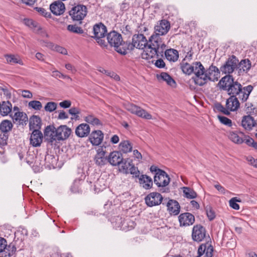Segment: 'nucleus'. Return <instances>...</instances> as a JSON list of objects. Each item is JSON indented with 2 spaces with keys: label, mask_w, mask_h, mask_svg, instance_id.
Listing matches in <instances>:
<instances>
[{
  "label": "nucleus",
  "mask_w": 257,
  "mask_h": 257,
  "mask_svg": "<svg viewBox=\"0 0 257 257\" xmlns=\"http://www.w3.org/2000/svg\"><path fill=\"white\" fill-rule=\"evenodd\" d=\"M22 95L25 98H31L33 97V94L31 91L27 90H24L22 92Z\"/></svg>",
  "instance_id": "nucleus-60"
},
{
  "label": "nucleus",
  "mask_w": 257,
  "mask_h": 257,
  "mask_svg": "<svg viewBox=\"0 0 257 257\" xmlns=\"http://www.w3.org/2000/svg\"><path fill=\"white\" fill-rule=\"evenodd\" d=\"M215 108L216 109L221 112H222L223 114L226 115H229L230 112H228V110L226 108V107H224L220 103H217L215 104Z\"/></svg>",
  "instance_id": "nucleus-52"
},
{
  "label": "nucleus",
  "mask_w": 257,
  "mask_h": 257,
  "mask_svg": "<svg viewBox=\"0 0 257 257\" xmlns=\"http://www.w3.org/2000/svg\"><path fill=\"white\" fill-rule=\"evenodd\" d=\"M104 135L100 130L93 131L90 134L89 140L93 146H98L102 142Z\"/></svg>",
  "instance_id": "nucleus-18"
},
{
  "label": "nucleus",
  "mask_w": 257,
  "mask_h": 257,
  "mask_svg": "<svg viewBox=\"0 0 257 257\" xmlns=\"http://www.w3.org/2000/svg\"><path fill=\"white\" fill-rule=\"evenodd\" d=\"M11 116L14 122H18L20 124L25 123L28 120L27 114L23 112L17 111Z\"/></svg>",
  "instance_id": "nucleus-28"
},
{
  "label": "nucleus",
  "mask_w": 257,
  "mask_h": 257,
  "mask_svg": "<svg viewBox=\"0 0 257 257\" xmlns=\"http://www.w3.org/2000/svg\"><path fill=\"white\" fill-rule=\"evenodd\" d=\"M16 250V247L13 243H11L9 245L7 244V247L5 251L6 252L5 256L7 257H11L15 253Z\"/></svg>",
  "instance_id": "nucleus-42"
},
{
  "label": "nucleus",
  "mask_w": 257,
  "mask_h": 257,
  "mask_svg": "<svg viewBox=\"0 0 257 257\" xmlns=\"http://www.w3.org/2000/svg\"><path fill=\"white\" fill-rule=\"evenodd\" d=\"M241 200L239 199H237V197L232 198L229 201V206L235 210L239 209V205L237 202H240Z\"/></svg>",
  "instance_id": "nucleus-48"
},
{
  "label": "nucleus",
  "mask_w": 257,
  "mask_h": 257,
  "mask_svg": "<svg viewBox=\"0 0 257 257\" xmlns=\"http://www.w3.org/2000/svg\"><path fill=\"white\" fill-rule=\"evenodd\" d=\"M119 141V138L118 136L116 135H114L112 136V137L110 139V142L113 144H115L118 143Z\"/></svg>",
  "instance_id": "nucleus-64"
},
{
  "label": "nucleus",
  "mask_w": 257,
  "mask_h": 257,
  "mask_svg": "<svg viewBox=\"0 0 257 257\" xmlns=\"http://www.w3.org/2000/svg\"><path fill=\"white\" fill-rule=\"evenodd\" d=\"M167 207L169 213L171 215H177L180 213V204L175 200H169L167 204Z\"/></svg>",
  "instance_id": "nucleus-23"
},
{
  "label": "nucleus",
  "mask_w": 257,
  "mask_h": 257,
  "mask_svg": "<svg viewBox=\"0 0 257 257\" xmlns=\"http://www.w3.org/2000/svg\"><path fill=\"white\" fill-rule=\"evenodd\" d=\"M90 128L89 125L85 123H82L78 125L75 129V134L79 138L87 137L90 133Z\"/></svg>",
  "instance_id": "nucleus-24"
},
{
  "label": "nucleus",
  "mask_w": 257,
  "mask_h": 257,
  "mask_svg": "<svg viewBox=\"0 0 257 257\" xmlns=\"http://www.w3.org/2000/svg\"><path fill=\"white\" fill-rule=\"evenodd\" d=\"M71 102L70 100H66L59 103L60 107L64 108H67L71 106Z\"/></svg>",
  "instance_id": "nucleus-58"
},
{
  "label": "nucleus",
  "mask_w": 257,
  "mask_h": 257,
  "mask_svg": "<svg viewBox=\"0 0 257 257\" xmlns=\"http://www.w3.org/2000/svg\"><path fill=\"white\" fill-rule=\"evenodd\" d=\"M57 108V103L54 102H47L45 106L44 109L45 111L48 112H53Z\"/></svg>",
  "instance_id": "nucleus-49"
},
{
  "label": "nucleus",
  "mask_w": 257,
  "mask_h": 257,
  "mask_svg": "<svg viewBox=\"0 0 257 257\" xmlns=\"http://www.w3.org/2000/svg\"><path fill=\"white\" fill-rule=\"evenodd\" d=\"M220 72L218 68L211 65L206 70L205 69L203 75L202 86L206 84L209 81H215L218 80Z\"/></svg>",
  "instance_id": "nucleus-9"
},
{
  "label": "nucleus",
  "mask_w": 257,
  "mask_h": 257,
  "mask_svg": "<svg viewBox=\"0 0 257 257\" xmlns=\"http://www.w3.org/2000/svg\"><path fill=\"white\" fill-rule=\"evenodd\" d=\"M161 194L157 192H152L145 198L146 204L149 207H152L160 204L163 200Z\"/></svg>",
  "instance_id": "nucleus-14"
},
{
  "label": "nucleus",
  "mask_w": 257,
  "mask_h": 257,
  "mask_svg": "<svg viewBox=\"0 0 257 257\" xmlns=\"http://www.w3.org/2000/svg\"><path fill=\"white\" fill-rule=\"evenodd\" d=\"M68 115L64 110H61L59 112L58 118L60 119H65L68 118Z\"/></svg>",
  "instance_id": "nucleus-63"
},
{
  "label": "nucleus",
  "mask_w": 257,
  "mask_h": 257,
  "mask_svg": "<svg viewBox=\"0 0 257 257\" xmlns=\"http://www.w3.org/2000/svg\"><path fill=\"white\" fill-rule=\"evenodd\" d=\"M50 9L53 14L58 16L61 15L64 13L65 7L62 2L57 1L55 2L50 5Z\"/></svg>",
  "instance_id": "nucleus-26"
},
{
  "label": "nucleus",
  "mask_w": 257,
  "mask_h": 257,
  "mask_svg": "<svg viewBox=\"0 0 257 257\" xmlns=\"http://www.w3.org/2000/svg\"><path fill=\"white\" fill-rule=\"evenodd\" d=\"M54 49L56 51L63 54V55H67V50L60 46L56 45L54 47Z\"/></svg>",
  "instance_id": "nucleus-57"
},
{
  "label": "nucleus",
  "mask_w": 257,
  "mask_h": 257,
  "mask_svg": "<svg viewBox=\"0 0 257 257\" xmlns=\"http://www.w3.org/2000/svg\"><path fill=\"white\" fill-rule=\"evenodd\" d=\"M106 152L102 148H99L95 156L94 161L95 164L100 167L104 166L108 162V158L105 157Z\"/></svg>",
  "instance_id": "nucleus-21"
},
{
  "label": "nucleus",
  "mask_w": 257,
  "mask_h": 257,
  "mask_svg": "<svg viewBox=\"0 0 257 257\" xmlns=\"http://www.w3.org/2000/svg\"><path fill=\"white\" fill-rule=\"evenodd\" d=\"M206 214L209 220H213L215 217V213L213 210L210 207L206 208Z\"/></svg>",
  "instance_id": "nucleus-54"
},
{
  "label": "nucleus",
  "mask_w": 257,
  "mask_h": 257,
  "mask_svg": "<svg viewBox=\"0 0 257 257\" xmlns=\"http://www.w3.org/2000/svg\"><path fill=\"white\" fill-rule=\"evenodd\" d=\"M251 64L250 60L248 59H243L238 62L237 68L239 69L240 72H247L251 68Z\"/></svg>",
  "instance_id": "nucleus-35"
},
{
  "label": "nucleus",
  "mask_w": 257,
  "mask_h": 257,
  "mask_svg": "<svg viewBox=\"0 0 257 257\" xmlns=\"http://www.w3.org/2000/svg\"><path fill=\"white\" fill-rule=\"evenodd\" d=\"M108 43L115 48V50L118 53L125 55L127 42H123L121 34L115 31L110 32L107 36Z\"/></svg>",
  "instance_id": "nucleus-5"
},
{
  "label": "nucleus",
  "mask_w": 257,
  "mask_h": 257,
  "mask_svg": "<svg viewBox=\"0 0 257 257\" xmlns=\"http://www.w3.org/2000/svg\"><path fill=\"white\" fill-rule=\"evenodd\" d=\"M69 113L73 116L71 119H74L78 120L79 119V114L80 113V109L77 107H72L69 109Z\"/></svg>",
  "instance_id": "nucleus-47"
},
{
  "label": "nucleus",
  "mask_w": 257,
  "mask_h": 257,
  "mask_svg": "<svg viewBox=\"0 0 257 257\" xmlns=\"http://www.w3.org/2000/svg\"><path fill=\"white\" fill-rule=\"evenodd\" d=\"M120 152L126 154L132 152L133 149L132 144L128 140L122 141L118 146Z\"/></svg>",
  "instance_id": "nucleus-33"
},
{
  "label": "nucleus",
  "mask_w": 257,
  "mask_h": 257,
  "mask_svg": "<svg viewBox=\"0 0 257 257\" xmlns=\"http://www.w3.org/2000/svg\"><path fill=\"white\" fill-rule=\"evenodd\" d=\"M148 45V41L143 34H135L133 36L132 43H127L126 52L133 50L135 47L146 51Z\"/></svg>",
  "instance_id": "nucleus-7"
},
{
  "label": "nucleus",
  "mask_w": 257,
  "mask_h": 257,
  "mask_svg": "<svg viewBox=\"0 0 257 257\" xmlns=\"http://www.w3.org/2000/svg\"><path fill=\"white\" fill-rule=\"evenodd\" d=\"M29 125L30 130H39L41 126V119L37 115H33L30 119Z\"/></svg>",
  "instance_id": "nucleus-30"
},
{
  "label": "nucleus",
  "mask_w": 257,
  "mask_h": 257,
  "mask_svg": "<svg viewBox=\"0 0 257 257\" xmlns=\"http://www.w3.org/2000/svg\"><path fill=\"white\" fill-rule=\"evenodd\" d=\"M218 85L220 89L226 91L230 96H237L242 103L247 101L253 89L251 85L242 87L239 82L234 80L231 75L223 77L219 81Z\"/></svg>",
  "instance_id": "nucleus-1"
},
{
  "label": "nucleus",
  "mask_w": 257,
  "mask_h": 257,
  "mask_svg": "<svg viewBox=\"0 0 257 257\" xmlns=\"http://www.w3.org/2000/svg\"><path fill=\"white\" fill-rule=\"evenodd\" d=\"M243 140H244V143H245L247 146H248L249 147L252 146V145L254 141L252 138H251L249 136H246L245 135H244V136Z\"/></svg>",
  "instance_id": "nucleus-56"
},
{
  "label": "nucleus",
  "mask_w": 257,
  "mask_h": 257,
  "mask_svg": "<svg viewBox=\"0 0 257 257\" xmlns=\"http://www.w3.org/2000/svg\"><path fill=\"white\" fill-rule=\"evenodd\" d=\"M43 138V134L40 130H33L30 138V144L34 147L40 146Z\"/></svg>",
  "instance_id": "nucleus-19"
},
{
  "label": "nucleus",
  "mask_w": 257,
  "mask_h": 257,
  "mask_svg": "<svg viewBox=\"0 0 257 257\" xmlns=\"http://www.w3.org/2000/svg\"><path fill=\"white\" fill-rule=\"evenodd\" d=\"M28 106L36 110H40L42 108V105L40 101L32 100L29 102Z\"/></svg>",
  "instance_id": "nucleus-46"
},
{
  "label": "nucleus",
  "mask_w": 257,
  "mask_h": 257,
  "mask_svg": "<svg viewBox=\"0 0 257 257\" xmlns=\"http://www.w3.org/2000/svg\"><path fill=\"white\" fill-rule=\"evenodd\" d=\"M124 106L127 111L132 114H136L139 117L147 119H151L152 118V116L151 114L137 105L127 102L124 104Z\"/></svg>",
  "instance_id": "nucleus-8"
},
{
  "label": "nucleus",
  "mask_w": 257,
  "mask_h": 257,
  "mask_svg": "<svg viewBox=\"0 0 257 257\" xmlns=\"http://www.w3.org/2000/svg\"><path fill=\"white\" fill-rule=\"evenodd\" d=\"M35 9L41 16H44L45 18H49L51 17L50 13L47 12L46 10L43 8L36 7Z\"/></svg>",
  "instance_id": "nucleus-51"
},
{
  "label": "nucleus",
  "mask_w": 257,
  "mask_h": 257,
  "mask_svg": "<svg viewBox=\"0 0 257 257\" xmlns=\"http://www.w3.org/2000/svg\"><path fill=\"white\" fill-rule=\"evenodd\" d=\"M154 183L159 188H164L169 185L170 178L167 173L164 171H160V173L155 175Z\"/></svg>",
  "instance_id": "nucleus-12"
},
{
  "label": "nucleus",
  "mask_w": 257,
  "mask_h": 257,
  "mask_svg": "<svg viewBox=\"0 0 257 257\" xmlns=\"http://www.w3.org/2000/svg\"><path fill=\"white\" fill-rule=\"evenodd\" d=\"M42 159L43 158L41 156H37L35 158L34 162L32 166L35 172H39L42 170L43 165Z\"/></svg>",
  "instance_id": "nucleus-37"
},
{
  "label": "nucleus",
  "mask_w": 257,
  "mask_h": 257,
  "mask_svg": "<svg viewBox=\"0 0 257 257\" xmlns=\"http://www.w3.org/2000/svg\"><path fill=\"white\" fill-rule=\"evenodd\" d=\"M84 121L93 125H102L101 121L93 114H88L84 118Z\"/></svg>",
  "instance_id": "nucleus-38"
},
{
  "label": "nucleus",
  "mask_w": 257,
  "mask_h": 257,
  "mask_svg": "<svg viewBox=\"0 0 257 257\" xmlns=\"http://www.w3.org/2000/svg\"><path fill=\"white\" fill-rule=\"evenodd\" d=\"M132 164L130 162H127L126 161H124L123 160L122 161L121 164L118 165L119 166V171L123 173L124 174H128L129 171L128 169L131 167Z\"/></svg>",
  "instance_id": "nucleus-43"
},
{
  "label": "nucleus",
  "mask_w": 257,
  "mask_h": 257,
  "mask_svg": "<svg viewBox=\"0 0 257 257\" xmlns=\"http://www.w3.org/2000/svg\"><path fill=\"white\" fill-rule=\"evenodd\" d=\"M200 245H203L204 248H205L204 251V254H205L204 257H212L214 249L211 244L207 242L206 243H202Z\"/></svg>",
  "instance_id": "nucleus-41"
},
{
  "label": "nucleus",
  "mask_w": 257,
  "mask_h": 257,
  "mask_svg": "<svg viewBox=\"0 0 257 257\" xmlns=\"http://www.w3.org/2000/svg\"><path fill=\"white\" fill-rule=\"evenodd\" d=\"M139 183L145 189H150L153 186L152 178L147 175H142L139 177Z\"/></svg>",
  "instance_id": "nucleus-27"
},
{
  "label": "nucleus",
  "mask_w": 257,
  "mask_h": 257,
  "mask_svg": "<svg viewBox=\"0 0 257 257\" xmlns=\"http://www.w3.org/2000/svg\"><path fill=\"white\" fill-rule=\"evenodd\" d=\"M180 226L187 227L192 225L195 222L194 216L189 213L185 212L180 214L178 216Z\"/></svg>",
  "instance_id": "nucleus-15"
},
{
  "label": "nucleus",
  "mask_w": 257,
  "mask_h": 257,
  "mask_svg": "<svg viewBox=\"0 0 257 257\" xmlns=\"http://www.w3.org/2000/svg\"><path fill=\"white\" fill-rule=\"evenodd\" d=\"M37 157V156H35V155L33 154H28L27 157L26 158V162L30 166H32L34 161L35 160V158Z\"/></svg>",
  "instance_id": "nucleus-53"
},
{
  "label": "nucleus",
  "mask_w": 257,
  "mask_h": 257,
  "mask_svg": "<svg viewBox=\"0 0 257 257\" xmlns=\"http://www.w3.org/2000/svg\"><path fill=\"white\" fill-rule=\"evenodd\" d=\"M129 173L133 175L135 178H139L140 176V171L138 168L135 166L134 165L132 164L128 169Z\"/></svg>",
  "instance_id": "nucleus-50"
},
{
  "label": "nucleus",
  "mask_w": 257,
  "mask_h": 257,
  "mask_svg": "<svg viewBox=\"0 0 257 257\" xmlns=\"http://www.w3.org/2000/svg\"><path fill=\"white\" fill-rule=\"evenodd\" d=\"M12 109V104L9 101L0 102V114L2 116H7Z\"/></svg>",
  "instance_id": "nucleus-29"
},
{
  "label": "nucleus",
  "mask_w": 257,
  "mask_h": 257,
  "mask_svg": "<svg viewBox=\"0 0 257 257\" xmlns=\"http://www.w3.org/2000/svg\"><path fill=\"white\" fill-rule=\"evenodd\" d=\"M182 189L183 192V196L186 198L194 199L197 196L196 192L190 187H183Z\"/></svg>",
  "instance_id": "nucleus-34"
},
{
  "label": "nucleus",
  "mask_w": 257,
  "mask_h": 257,
  "mask_svg": "<svg viewBox=\"0 0 257 257\" xmlns=\"http://www.w3.org/2000/svg\"><path fill=\"white\" fill-rule=\"evenodd\" d=\"M67 30L70 32L78 34H81L84 32L83 29L81 27H78L76 25H68Z\"/></svg>",
  "instance_id": "nucleus-45"
},
{
  "label": "nucleus",
  "mask_w": 257,
  "mask_h": 257,
  "mask_svg": "<svg viewBox=\"0 0 257 257\" xmlns=\"http://www.w3.org/2000/svg\"><path fill=\"white\" fill-rule=\"evenodd\" d=\"M7 241L4 237H0V253L5 251L7 247Z\"/></svg>",
  "instance_id": "nucleus-55"
},
{
  "label": "nucleus",
  "mask_w": 257,
  "mask_h": 257,
  "mask_svg": "<svg viewBox=\"0 0 257 257\" xmlns=\"http://www.w3.org/2000/svg\"><path fill=\"white\" fill-rule=\"evenodd\" d=\"M238 65V59L234 55H231L220 69L222 73L230 75L235 69H237Z\"/></svg>",
  "instance_id": "nucleus-10"
},
{
  "label": "nucleus",
  "mask_w": 257,
  "mask_h": 257,
  "mask_svg": "<svg viewBox=\"0 0 257 257\" xmlns=\"http://www.w3.org/2000/svg\"><path fill=\"white\" fill-rule=\"evenodd\" d=\"M239 98L234 95L230 96L226 100L225 106L228 112L234 111L238 109L240 106Z\"/></svg>",
  "instance_id": "nucleus-20"
},
{
  "label": "nucleus",
  "mask_w": 257,
  "mask_h": 257,
  "mask_svg": "<svg viewBox=\"0 0 257 257\" xmlns=\"http://www.w3.org/2000/svg\"><path fill=\"white\" fill-rule=\"evenodd\" d=\"M123 160L122 155L119 151H113L110 153L108 162L112 166H118Z\"/></svg>",
  "instance_id": "nucleus-22"
},
{
  "label": "nucleus",
  "mask_w": 257,
  "mask_h": 257,
  "mask_svg": "<svg viewBox=\"0 0 257 257\" xmlns=\"http://www.w3.org/2000/svg\"><path fill=\"white\" fill-rule=\"evenodd\" d=\"M5 58L7 62L10 64H19L23 65V62L20 57L14 55H6Z\"/></svg>",
  "instance_id": "nucleus-36"
},
{
  "label": "nucleus",
  "mask_w": 257,
  "mask_h": 257,
  "mask_svg": "<svg viewBox=\"0 0 257 257\" xmlns=\"http://www.w3.org/2000/svg\"><path fill=\"white\" fill-rule=\"evenodd\" d=\"M155 66L160 68H162L165 67V63L164 61L162 59H159L157 60L155 62Z\"/></svg>",
  "instance_id": "nucleus-61"
},
{
  "label": "nucleus",
  "mask_w": 257,
  "mask_h": 257,
  "mask_svg": "<svg viewBox=\"0 0 257 257\" xmlns=\"http://www.w3.org/2000/svg\"><path fill=\"white\" fill-rule=\"evenodd\" d=\"M84 181L82 179H75L71 187V190L73 193L79 192L81 191L82 185Z\"/></svg>",
  "instance_id": "nucleus-39"
},
{
  "label": "nucleus",
  "mask_w": 257,
  "mask_h": 257,
  "mask_svg": "<svg viewBox=\"0 0 257 257\" xmlns=\"http://www.w3.org/2000/svg\"><path fill=\"white\" fill-rule=\"evenodd\" d=\"M257 123L253 117L250 115H245L242 117L241 126L246 131H250Z\"/></svg>",
  "instance_id": "nucleus-25"
},
{
  "label": "nucleus",
  "mask_w": 257,
  "mask_h": 257,
  "mask_svg": "<svg viewBox=\"0 0 257 257\" xmlns=\"http://www.w3.org/2000/svg\"><path fill=\"white\" fill-rule=\"evenodd\" d=\"M159 79H162L163 81H165L167 84L172 87H175L176 85V83L174 79L167 73L166 72H162L160 75L157 76Z\"/></svg>",
  "instance_id": "nucleus-31"
},
{
  "label": "nucleus",
  "mask_w": 257,
  "mask_h": 257,
  "mask_svg": "<svg viewBox=\"0 0 257 257\" xmlns=\"http://www.w3.org/2000/svg\"><path fill=\"white\" fill-rule=\"evenodd\" d=\"M218 118L219 121L222 124L226 125L228 126L231 127L232 129L235 128V127H234L233 126H236V125L235 124H234L233 125L232 124V121L230 119L225 116L220 115H218Z\"/></svg>",
  "instance_id": "nucleus-44"
},
{
  "label": "nucleus",
  "mask_w": 257,
  "mask_h": 257,
  "mask_svg": "<svg viewBox=\"0 0 257 257\" xmlns=\"http://www.w3.org/2000/svg\"><path fill=\"white\" fill-rule=\"evenodd\" d=\"M165 55L166 59L170 61L175 62L179 58L178 52L174 49H169L165 50Z\"/></svg>",
  "instance_id": "nucleus-32"
},
{
  "label": "nucleus",
  "mask_w": 257,
  "mask_h": 257,
  "mask_svg": "<svg viewBox=\"0 0 257 257\" xmlns=\"http://www.w3.org/2000/svg\"><path fill=\"white\" fill-rule=\"evenodd\" d=\"M108 76H109L110 78L113 79L115 81H119L120 80L119 76L116 74L115 72L113 71H110L109 73H108Z\"/></svg>",
  "instance_id": "nucleus-62"
},
{
  "label": "nucleus",
  "mask_w": 257,
  "mask_h": 257,
  "mask_svg": "<svg viewBox=\"0 0 257 257\" xmlns=\"http://www.w3.org/2000/svg\"><path fill=\"white\" fill-rule=\"evenodd\" d=\"M71 133V129L66 125H61L57 128L49 125L45 130L44 136L48 142L52 144L55 141L67 139Z\"/></svg>",
  "instance_id": "nucleus-4"
},
{
  "label": "nucleus",
  "mask_w": 257,
  "mask_h": 257,
  "mask_svg": "<svg viewBox=\"0 0 257 257\" xmlns=\"http://www.w3.org/2000/svg\"><path fill=\"white\" fill-rule=\"evenodd\" d=\"M23 22L25 25H26V26H27L29 27H35V23L31 19H24L23 20Z\"/></svg>",
  "instance_id": "nucleus-59"
},
{
  "label": "nucleus",
  "mask_w": 257,
  "mask_h": 257,
  "mask_svg": "<svg viewBox=\"0 0 257 257\" xmlns=\"http://www.w3.org/2000/svg\"><path fill=\"white\" fill-rule=\"evenodd\" d=\"M13 125L9 120H4L0 124V130L4 133H7L11 131Z\"/></svg>",
  "instance_id": "nucleus-40"
},
{
  "label": "nucleus",
  "mask_w": 257,
  "mask_h": 257,
  "mask_svg": "<svg viewBox=\"0 0 257 257\" xmlns=\"http://www.w3.org/2000/svg\"><path fill=\"white\" fill-rule=\"evenodd\" d=\"M227 134L229 139L234 144L241 145L244 143V133L240 131H229Z\"/></svg>",
  "instance_id": "nucleus-17"
},
{
  "label": "nucleus",
  "mask_w": 257,
  "mask_h": 257,
  "mask_svg": "<svg viewBox=\"0 0 257 257\" xmlns=\"http://www.w3.org/2000/svg\"><path fill=\"white\" fill-rule=\"evenodd\" d=\"M170 29V24L166 20H162L155 27L154 34L159 36L166 35Z\"/></svg>",
  "instance_id": "nucleus-16"
},
{
  "label": "nucleus",
  "mask_w": 257,
  "mask_h": 257,
  "mask_svg": "<svg viewBox=\"0 0 257 257\" xmlns=\"http://www.w3.org/2000/svg\"><path fill=\"white\" fill-rule=\"evenodd\" d=\"M149 42L150 44L146 47V51L142 53L143 58L148 59L155 56L157 57L163 56L166 45L160 36L153 34L149 38Z\"/></svg>",
  "instance_id": "nucleus-2"
},
{
  "label": "nucleus",
  "mask_w": 257,
  "mask_h": 257,
  "mask_svg": "<svg viewBox=\"0 0 257 257\" xmlns=\"http://www.w3.org/2000/svg\"><path fill=\"white\" fill-rule=\"evenodd\" d=\"M180 65L182 71L185 74H194L192 79L196 85L202 86L205 68L200 62L197 61L190 64L185 62V58L182 60Z\"/></svg>",
  "instance_id": "nucleus-3"
},
{
  "label": "nucleus",
  "mask_w": 257,
  "mask_h": 257,
  "mask_svg": "<svg viewBox=\"0 0 257 257\" xmlns=\"http://www.w3.org/2000/svg\"><path fill=\"white\" fill-rule=\"evenodd\" d=\"M87 12L86 6L78 5L73 7L69 13L73 21H80L86 16Z\"/></svg>",
  "instance_id": "nucleus-11"
},
{
  "label": "nucleus",
  "mask_w": 257,
  "mask_h": 257,
  "mask_svg": "<svg viewBox=\"0 0 257 257\" xmlns=\"http://www.w3.org/2000/svg\"><path fill=\"white\" fill-rule=\"evenodd\" d=\"M94 38L96 42L101 46L106 47L107 46L105 40L103 38L105 37L107 33V28L106 26L102 23L96 24L94 25L93 28Z\"/></svg>",
  "instance_id": "nucleus-6"
},
{
  "label": "nucleus",
  "mask_w": 257,
  "mask_h": 257,
  "mask_svg": "<svg viewBox=\"0 0 257 257\" xmlns=\"http://www.w3.org/2000/svg\"><path fill=\"white\" fill-rule=\"evenodd\" d=\"M206 230L201 224H196L192 228V237L193 240L200 242L206 237Z\"/></svg>",
  "instance_id": "nucleus-13"
}]
</instances>
